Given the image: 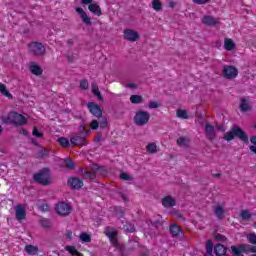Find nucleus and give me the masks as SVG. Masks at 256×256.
<instances>
[{
    "instance_id": "1",
    "label": "nucleus",
    "mask_w": 256,
    "mask_h": 256,
    "mask_svg": "<svg viewBox=\"0 0 256 256\" xmlns=\"http://www.w3.org/2000/svg\"><path fill=\"white\" fill-rule=\"evenodd\" d=\"M235 137L240 139V141H243V143H249V136L239 126H234L229 132H226L224 135V140L233 141Z\"/></svg>"
},
{
    "instance_id": "2",
    "label": "nucleus",
    "mask_w": 256,
    "mask_h": 256,
    "mask_svg": "<svg viewBox=\"0 0 256 256\" xmlns=\"http://www.w3.org/2000/svg\"><path fill=\"white\" fill-rule=\"evenodd\" d=\"M3 123L6 125H14L15 127H21L27 125V118L23 114L17 112H10L7 118L3 119Z\"/></svg>"
},
{
    "instance_id": "3",
    "label": "nucleus",
    "mask_w": 256,
    "mask_h": 256,
    "mask_svg": "<svg viewBox=\"0 0 256 256\" xmlns=\"http://www.w3.org/2000/svg\"><path fill=\"white\" fill-rule=\"evenodd\" d=\"M33 179L38 185H43L44 187L51 185L49 168H43L38 173L34 174Z\"/></svg>"
},
{
    "instance_id": "4",
    "label": "nucleus",
    "mask_w": 256,
    "mask_h": 256,
    "mask_svg": "<svg viewBox=\"0 0 256 256\" xmlns=\"http://www.w3.org/2000/svg\"><path fill=\"white\" fill-rule=\"evenodd\" d=\"M28 51L31 53V55H35L36 57H43L47 49L43 43L33 41L28 44Z\"/></svg>"
},
{
    "instance_id": "5",
    "label": "nucleus",
    "mask_w": 256,
    "mask_h": 256,
    "mask_svg": "<svg viewBox=\"0 0 256 256\" xmlns=\"http://www.w3.org/2000/svg\"><path fill=\"white\" fill-rule=\"evenodd\" d=\"M149 119H151V114H149V112L139 110L134 116V123L138 127H143L149 123Z\"/></svg>"
},
{
    "instance_id": "6",
    "label": "nucleus",
    "mask_w": 256,
    "mask_h": 256,
    "mask_svg": "<svg viewBox=\"0 0 256 256\" xmlns=\"http://www.w3.org/2000/svg\"><path fill=\"white\" fill-rule=\"evenodd\" d=\"M97 173H102V175H105L107 170L101 166H98L95 170L84 169L82 170V177L83 179H89V181H95V179H97Z\"/></svg>"
},
{
    "instance_id": "7",
    "label": "nucleus",
    "mask_w": 256,
    "mask_h": 256,
    "mask_svg": "<svg viewBox=\"0 0 256 256\" xmlns=\"http://www.w3.org/2000/svg\"><path fill=\"white\" fill-rule=\"evenodd\" d=\"M222 75L224 79H237V76L239 75V70L235 66L225 65L222 70Z\"/></svg>"
},
{
    "instance_id": "8",
    "label": "nucleus",
    "mask_w": 256,
    "mask_h": 256,
    "mask_svg": "<svg viewBox=\"0 0 256 256\" xmlns=\"http://www.w3.org/2000/svg\"><path fill=\"white\" fill-rule=\"evenodd\" d=\"M70 143L72 147H85L89 145L87 137L82 136L81 134H72L70 137Z\"/></svg>"
},
{
    "instance_id": "9",
    "label": "nucleus",
    "mask_w": 256,
    "mask_h": 256,
    "mask_svg": "<svg viewBox=\"0 0 256 256\" xmlns=\"http://www.w3.org/2000/svg\"><path fill=\"white\" fill-rule=\"evenodd\" d=\"M104 235H106V237H108L111 245H113V247H115V249H118L119 240L117 239V235H119V232H117V230L111 231L110 227H106L104 230Z\"/></svg>"
},
{
    "instance_id": "10",
    "label": "nucleus",
    "mask_w": 256,
    "mask_h": 256,
    "mask_svg": "<svg viewBox=\"0 0 256 256\" xmlns=\"http://www.w3.org/2000/svg\"><path fill=\"white\" fill-rule=\"evenodd\" d=\"M72 209L73 208H71V205L65 202H59L55 206V211L58 213V215H61L62 217H67V215H71Z\"/></svg>"
},
{
    "instance_id": "11",
    "label": "nucleus",
    "mask_w": 256,
    "mask_h": 256,
    "mask_svg": "<svg viewBox=\"0 0 256 256\" xmlns=\"http://www.w3.org/2000/svg\"><path fill=\"white\" fill-rule=\"evenodd\" d=\"M87 107L91 115H93L94 117L99 118L103 116V110L101 109V106H99V104L95 102H88Z\"/></svg>"
},
{
    "instance_id": "12",
    "label": "nucleus",
    "mask_w": 256,
    "mask_h": 256,
    "mask_svg": "<svg viewBox=\"0 0 256 256\" xmlns=\"http://www.w3.org/2000/svg\"><path fill=\"white\" fill-rule=\"evenodd\" d=\"M124 39L126 41H130V43H135L137 39H139V32L133 30V29H126L124 30Z\"/></svg>"
},
{
    "instance_id": "13",
    "label": "nucleus",
    "mask_w": 256,
    "mask_h": 256,
    "mask_svg": "<svg viewBox=\"0 0 256 256\" xmlns=\"http://www.w3.org/2000/svg\"><path fill=\"white\" fill-rule=\"evenodd\" d=\"M202 23L203 25H207V27H215V25H219V18L206 15L202 18Z\"/></svg>"
},
{
    "instance_id": "14",
    "label": "nucleus",
    "mask_w": 256,
    "mask_h": 256,
    "mask_svg": "<svg viewBox=\"0 0 256 256\" xmlns=\"http://www.w3.org/2000/svg\"><path fill=\"white\" fill-rule=\"evenodd\" d=\"M68 185L71 187V189H81V187H83V180L77 177H72L68 179Z\"/></svg>"
},
{
    "instance_id": "15",
    "label": "nucleus",
    "mask_w": 256,
    "mask_h": 256,
    "mask_svg": "<svg viewBox=\"0 0 256 256\" xmlns=\"http://www.w3.org/2000/svg\"><path fill=\"white\" fill-rule=\"evenodd\" d=\"M88 10L93 15H97V17H101V15H103V11L101 10V6H99V4H97V3L92 2L90 5H88Z\"/></svg>"
},
{
    "instance_id": "16",
    "label": "nucleus",
    "mask_w": 256,
    "mask_h": 256,
    "mask_svg": "<svg viewBox=\"0 0 256 256\" xmlns=\"http://www.w3.org/2000/svg\"><path fill=\"white\" fill-rule=\"evenodd\" d=\"M205 133L207 139H209L210 141H213V139H215V127L211 125V123H206Z\"/></svg>"
},
{
    "instance_id": "17",
    "label": "nucleus",
    "mask_w": 256,
    "mask_h": 256,
    "mask_svg": "<svg viewBox=\"0 0 256 256\" xmlns=\"http://www.w3.org/2000/svg\"><path fill=\"white\" fill-rule=\"evenodd\" d=\"M162 205L166 209H169V207H175V205H177V202L175 201V198H173L172 196H165L162 199Z\"/></svg>"
},
{
    "instance_id": "18",
    "label": "nucleus",
    "mask_w": 256,
    "mask_h": 256,
    "mask_svg": "<svg viewBox=\"0 0 256 256\" xmlns=\"http://www.w3.org/2000/svg\"><path fill=\"white\" fill-rule=\"evenodd\" d=\"M214 214L216 215L217 219H224L225 218V208H223V205L218 204L216 206H213Z\"/></svg>"
},
{
    "instance_id": "19",
    "label": "nucleus",
    "mask_w": 256,
    "mask_h": 256,
    "mask_svg": "<svg viewBox=\"0 0 256 256\" xmlns=\"http://www.w3.org/2000/svg\"><path fill=\"white\" fill-rule=\"evenodd\" d=\"M76 12H78L83 23H85V25H91V23H92L91 18H89V16H87V13L85 12V10H83V8L77 7Z\"/></svg>"
},
{
    "instance_id": "20",
    "label": "nucleus",
    "mask_w": 256,
    "mask_h": 256,
    "mask_svg": "<svg viewBox=\"0 0 256 256\" xmlns=\"http://www.w3.org/2000/svg\"><path fill=\"white\" fill-rule=\"evenodd\" d=\"M169 231H170L172 237H179V235H183V230L176 223L170 225Z\"/></svg>"
},
{
    "instance_id": "21",
    "label": "nucleus",
    "mask_w": 256,
    "mask_h": 256,
    "mask_svg": "<svg viewBox=\"0 0 256 256\" xmlns=\"http://www.w3.org/2000/svg\"><path fill=\"white\" fill-rule=\"evenodd\" d=\"M25 217H27V210H25V208H23V206L18 205L16 207V219L18 221H23V219H25Z\"/></svg>"
},
{
    "instance_id": "22",
    "label": "nucleus",
    "mask_w": 256,
    "mask_h": 256,
    "mask_svg": "<svg viewBox=\"0 0 256 256\" xmlns=\"http://www.w3.org/2000/svg\"><path fill=\"white\" fill-rule=\"evenodd\" d=\"M214 253L216 256H225L227 255V247L223 244H216L214 246Z\"/></svg>"
},
{
    "instance_id": "23",
    "label": "nucleus",
    "mask_w": 256,
    "mask_h": 256,
    "mask_svg": "<svg viewBox=\"0 0 256 256\" xmlns=\"http://www.w3.org/2000/svg\"><path fill=\"white\" fill-rule=\"evenodd\" d=\"M230 249L232 251L233 256H245L243 254V253H245V249H244L243 244H241L239 246H231Z\"/></svg>"
},
{
    "instance_id": "24",
    "label": "nucleus",
    "mask_w": 256,
    "mask_h": 256,
    "mask_svg": "<svg viewBox=\"0 0 256 256\" xmlns=\"http://www.w3.org/2000/svg\"><path fill=\"white\" fill-rule=\"evenodd\" d=\"M224 49L226 51H233L235 49V42L231 38L224 39Z\"/></svg>"
},
{
    "instance_id": "25",
    "label": "nucleus",
    "mask_w": 256,
    "mask_h": 256,
    "mask_svg": "<svg viewBox=\"0 0 256 256\" xmlns=\"http://www.w3.org/2000/svg\"><path fill=\"white\" fill-rule=\"evenodd\" d=\"M30 72L32 75L39 77V75H43V68H41V66L38 64L30 65Z\"/></svg>"
},
{
    "instance_id": "26",
    "label": "nucleus",
    "mask_w": 256,
    "mask_h": 256,
    "mask_svg": "<svg viewBox=\"0 0 256 256\" xmlns=\"http://www.w3.org/2000/svg\"><path fill=\"white\" fill-rule=\"evenodd\" d=\"M239 107L242 113H247V111H251V106L249 105V102L245 98L241 99V103Z\"/></svg>"
},
{
    "instance_id": "27",
    "label": "nucleus",
    "mask_w": 256,
    "mask_h": 256,
    "mask_svg": "<svg viewBox=\"0 0 256 256\" xmlns=\"http://www.w3.org/2000/svg\"><path fill=\"white\" fill-rule=\"evenodd\" d=\"M25 251L28 255H37V253H39V248L34 245H26Z\"/></svg>"
},
{
    "instance_id": "28",
    "label": "nucleus",
    "mask_w": 256,
    "mask_h": 256,
    "mask_svg": "<svg viewBox=\"0 0 256 256\" xmlns=\"http://www.w3.org/2000/svg\"><path fill=\"white\" fill-rule=\"evenodd\" d=\"M65 251H68L70 255L85 256L83 253L79 252L75 246H65Z\"/></svg>"
},
{
    "instance_id": "29",
    "label": "nucleus",
    "mask_w": 256,
    "mask_h": 256,
    "mask_svg": "<svg viewBox=\"0 0 256 256\" xmlns=\"http://www.w3.org/2000/svg\"><path fill=\"white\" fill-rule=\"evenodd\" d=\"M58 143L63 149H69V147H71V142L65 137L58 138Z\"/></svg>"
},
{
    "instance_id": "30",
    "label": "nucleus",
    "mask_w": 256,
    "mask_h": 256,
    "mask_svg": "<svg viewBox=\"0 0 256 256\" xmlns=\"http://www.w3.org/2000/svg\"><path fill=\"white\" fill-rule=\"evenodd\" d=\"M0 93L4 95V97H8V99H13V95L9 93L7 86L3 83H0Z\"/></svg>"
},
{
    "instance_id": "31",
    "label": "nucleus",
    "mask_w": 256,
    "mask_h": 256,
    "mask_svg": "<svg viewBox=\"0 0 256 256\" xmlns=\"http://www.w3.org/2000/svg\"><path fill=\"white\" fill-rule=\"evenodd\" d=\"M37 159H45L46 157H49V149L42 148L37 151L36 153Z\"/></svg>"
},
{
    "instance_id": "32",
    "label": "nucleus",
    "mask_w": 256,
    "mask_h": 256,
    "mask_svg": "<svg viewBox=\"0 0 256 256\" xmlns=\"http://www.w3.org/2000/svg\"><path fill=\"white\" fill-rule=\"evenodd\" d=\"M92 93L99 99V101H103V95H101L99 86H97V84H95V83L92 84Z\"/></svg>"
},
{
    "instance_id": "33",
    "label": "nucleus",
    "mask_w": 256,
    "mask_h": 256,
    "mask_svg": "<svg viewBox=\"0 0 256 256\" xmlns=\"http://www.w3.org/2000/svg\"><path fill=\"white\" fill-rule=\"evenodd\" d=\"M130 102L133 103L134 105H139V104L143 103V96L132 95V96H130Z\"/></svg>"
},
{
    "instance_id": "34",
    "label": "nucleus",
    "mask_w": 256,
    "mask_h": 256,
    "mask_svg": "<svg viewBox=\"0 0 256 256\" xmlns=\"http://www.w3.org/2000/svg\"><path fill=\"white\" fill-rule=\"evenodd\" d=\"M152 9L154 11H161L163 9V2L161 0H152Z\"/></svg>"
},
{
    "instance_id": "35",
    "label": "nucleus",
    "mask_w": 256,
    "mask_h": 256,
    "mask_svg": "<svg viewBox=\"0 0 256 256\" xmlns=\"http://www.w3.org/2000/svg\"><path fill=\"white\" fill-rule=\"evenodd\" d=\"M146 150L148 151V153H151V155H155V153L157 152V144H155V142L148 143V145L146 146Z\"/></svg>"
},
{
    "instance_id": "36",
    "label": "nucleus",
    "mask_w": 256,
    "mask_h": 256,
    "mask_svg": "<svg viewBox=\"0 0 256 256\" xmlns=\"http://www.w3.org/2000/svg\"><path fill=\"white\" fill-rule=\"evenodd\" d=\"M251 213L249 212V210H242L240 212V218L243 219V221H251Z\"/></svg>"
},
{
    "instance_id": "37",
    "label": "nucleus",
    "mask_w": 256,
    "mask_h": 256,
    "mask_svg": "<svg viewBox=\"0 0 256 256\" xmlns=\"http://www.w3.org/2000/svg\"><path fill=\"white\" fill-rule=\"evenodd\" d=\"M64 164H65L66 169H69V171L75 170L76 165H75V162H73V160L64 159Z\"/></svg>"
},
{
    "instance_id": "38",
    "label": "nucleus",
    "mask_w": 256,
    "mask_h": 256,
    "mask_svg": "<svg viewBox=\"0 0 256 256\" xmlns=\"http://www.w3.org/2000/svg\"><path fill=\"white\" fill-rule=\"evenodd\" d=\"M176 115L179 119H189V115L187 114V110L178 109Z\"/></svg>"
},
{
    "instance_id": "39",
    "label": "nucleus",
    "mask_w": 256,
    "mask_h": 256,
    "mask_svg": "<svg viewBox=\"0 0 256 256\" xmlns=\"http://www.w3.org/2000/svg\"><path fill=\"white\" fill-rule=\"evenodd\" d=\"M80 240L82 243H91V235L83 232L80 234Z\"/></svg>"
},
{
    "instance_id": "40",
    "label": "nucleus",
    "mask_w": 256,
    "mask_h": 256,
    "mask_svg": "<svg viewBox=\"0 0 256 256\" xmlns=\"http://www.w3.org/2000/svg\"><path fill=\"white\" fill-rule=\"evenodd\" d=\"M244 247V253H256V246L242 244Z\"/></svg>"
},
{
    "instance_id": "41",
    "label": "nucleus",
    "mask_w": 256,
    "mask_h": 256,
    "mask_svg": "<svg viewBox=\"0 0 256 256\" xmlns=\"http://www.w3.org/2000/svg\"><path fill=\"white\" fill-rule=\"evenodd\" d=\"M41 225L44 229H51L53 227V224L51 223V221L46 218L41 220Z\"/></svg>"
},
{
    "instance_id": "42",
    "label": "nucleus",
    "mask_w": 256,
    "mask_h": 256,
    "mask_svg": "<svg viewBox=\"0 0 256 256\" xmlns=\"http://www.w3.org/2000/svg\"><path fill=\"white\" fill-rule=\"evenodd\" d=\"M32 135L34 137H37L38 139H41V137L45 136V134L43 132H39V128L37 126H34L33 131H32Z\"/></svg>"
},
{
    "instance_id": "43",
    "label": "nucleus",
    "mask_w": 256,
    "mask_h": 256,
    "mask_svg": "<svg viewBox=\"0 0 256 256\" xmlns=\"http://www.w3.org/2000/svg\"><path fill=\"white\" fill-rule=\"evenodd\" d=\"M214 239L215 241H220L221 243H225V241H227L226 236L221 233L214 234Z\"/></svg>"
},
{
    "instance_id": "44",
    "label": "nucleus",
    "mask_w": 256,
    "mask_h": 256,
    "mask_svg": "<svg viewBox=\"0 0 256 256\" xmlns=\"http://www.w3.org/2000/svg\"><path fill=\"white\" fill-rule=\"evenodd\" d=\"M247 239L251 245H256V234L255 233H250L247 235Z\"/></svg>"
},
{
    "instance_id": "45",
    "label": "nucleus",
    "mask_w": 256,
    "mask_h": 256,
    "mask_svg": "<svg viewBox=\"0 0 256 256\" xmlns=\"http://www.w3.org/2000/svg\"><path fill=\"white\" fill-rule=\"evenodd\" d=\"M80 89H83L84 91H87L89 89V82L87 79H83L80 81Z\"/></svg>"
},
{
    "instance_id": "46",
    "label": "nucleus",
    "mask_w": 256,
    "mask_h": 256,
    "mask_svg": "<svg viewBox=\"0 0 256 256\" xmlns=\"http://www.w3.org/2000/svg\"><path fill=\"white\" fill-rule=\"evenodd\" d=\"M206 253H213V241L211 240L206 242Z\"/></svg>"
},
{
    "instance_id": "47",
    "label": "nucleus",
    "mask_w": 256,
    "mask_h": 256,
    "mask_svg": "<svg viewBox=\"0 0 256 256\" xmlns=\"http://www.w3.org/2000/svg\"><path fill=\"white\" fill-rule=\"evenodd\" d=\"M124 229L125 231H127V233H135V226H133L132 224H125Z\"/></svg>"
},
{
    "instance_id": "48",
    "label": "nucleus",
    "mask_w": 256,
    "mask_h": 256,
    "mask_svg": "<svg viewBox=\"0 0 256 256\" xmlns=\"http://www.w3.org/2000/svg\"><path fill=\"white\" fill-rule=\"evenodd\" d=\"M120 179H123V181H133V178L125 172L120 174Z\"/></svg>"
},
{
    "instance_id": "49",
    "label": "nucleus",
    "mask_w": 256,
    "mask_h": 256,
    "mask_svg": "<svg viewBox=\"0 0 256 256\" xmlns=\"http://www.w3.org/2000/svg\"><path fill=\"white\" fill-rule=\"evenodd\" d=\"M40 211H42L43 213H47L49 212V204L47 203H43L39 206Z\"/></svg>"
},
{
    "instance_id": "50",
    "label": "nucleus",
    "mask_w": 256,
    "mask_h": 256,
    "mask_svg": "<svg viewBox=\"0 0 256 256\" xmlns=\"http://www.w3.org/2000/svg\"><path fill=\"white\" fill-rule=\"evenodd\" d=\"M90 127L93 131L99 129V122L97 120H92L90 123Z\"/></svg>"
},
{
    "instance_id": "51",
    "label": "nucleus",
    "mask_w": 256,
    "mask_h": 256,
    "mask_svg": "<svg viewBox=\"0 0 256 256\" xmlns=\"http://www.w3.org/2000/svg\"><path fill=\"white\" fill-rule=\"evenodd\" d=\"M149 109H157L159 108V102L157 101H150L148 104Z\"/></svg>"
},
{
    "instance_id": "52",
    "label": "nucleus",
    "mask_w": 256,
    "mask_h": 256,
    "mask_svg": "<svg viewBox=\"0 0 256 256\" xmlns=\"http://www.w3.org/2000/svg\"><path fill=\"white\" fill-rule=\"evenodd\" d=\"M195 5H207V3H210L211 0H192Z\"/></svg>"
},
{
    "instance_id": "53",
    "label": "nucleus",
    "mask_w": 256,
    "mask_h": 256,
    "mask_svg": "<svg viewBox=\"0 0 256 256\" xmlns=\"http://www.w3.org/2000/svg\"><path fill=\"white\" fill-rule=\"evenodd\" d=\"M98 125L100 126L101 129H107V125H108L107 119L101 120V121L98 123Z\"/></svg>"
},
{
    "instance_id": "54",
    "label": "nucleus",
    "mask_w": 256,
    "mask_h": 256,
    "mask_svg": "<svg viewBox=\"0 0 256 256\" xmlns=\"http://www.w3.org/2000/svg\"><path fill=\"white\" fill-rule=\"evenodd\" d=\"M101 141H103V135L97 134L96 137L94 138V143H101Z\"/></svg>"
},
{
    "instance_id": "55",
    "label": "nucleus",
    "mask_w": 256,
    "mask_h": 256,
    "mask_svg": "<svg viewBox=\"0 0 256 256\" xmlns=\"http://www.w3.org/2000/svg\"><path fill=\"white\" fill-rule=\"evenodd\" d=\"M250 143H252L251 147H256V135H254L250 138Z\"/></svg>"
},
{
    "instance_id": "56",
    "label": "nucleus",
    "mask_w": 256,
    "mask_h": 256,
    "mask_svg": "<svg viewBox=\"0 0 256 256\" xmlns=\"http://www.w3.org/2000/svg\"><path fill=\"white\" fill-rule=\"evenodd\" d=\"M20 133L25 135V137H29V131L25 130L24 128L20 129Z\"/></svg>"
},
{
    "instance_id": "57",
    "label": "nucleus",
    "mask_w": 256,
    "mask_h": 256,
    "mask_svg": "<svg viewBox=\"0 0 256 256\" xmlns=\"http://www.w3.org/2000/svg\"><path fill=\"white\" fill-rule=\"evenodd\" d=\"M185 143V139L183 137H180L177 139V145H183Z\"/></svg>"
},
{
    "instance_id": "58",
    "label": "nucleus",
    "mask_w": 256,
    "mask_h": 256,
    "mask_svg": "<svg viewBox=\"0 0 256 256\" xmlns=\"http://www.w3.org/2000/svg\"><path fill=\"white\" fill-rule=\"evenodd\" d=\"M168 6L171 8V9H175V7H177V3L176 2H173V1H170L168 3Z\"/></svg>"
},
{
    "instance_id": "59",
    "label": "nucleus",
    "mask_w": 256,
    "mask_h": 256,
    "mask_svg": "<svg viewBox=\"0 0 256 256\" xmlns=\"http://www.w3.org/2000/svg\"><path fill=\"white\" fill-rule=\"evenodd\" d=\"M83 5H91L93 3V0H81Z\"/></svg>"
},
{
    "instance_id": "60",
    "label": "nucleus",
    "mask_w": 256,
    "mask_h": 256,
    "mask_svg": "<svg viewBox=\"0 0 256 256\" xmlns=\"http://www.w3.org/2000/svg\"><path fill=\"white\" fill-rule=\"evenodd\" d=\"M249 149L251 153H254V155H256V146H250Z\"/></svg>"
},
{
    "instance_id": "61",
    "label": "nucleus",
    "mask_w": 256,
    "mask_h": 256,
    "mask_svg": "<svg viewBox=\"0 0 256 256\" xmlns=\"http://www.w3.org/2000/svg\"><path fill=\"white\" fill-rule=\"evenodd\" d=\"M67 239H71L73 237V232L69 231L66 234Z\"/></svg>"
},
{
    "instance_id": "62",
    "label": "nucleus",
    "mask_w": 256,
    "mask_h": 256,
    "mask_svg": "<svg viewBox=\"0 0 256 256\" xmlns=\"http://www.w3.org/2000/svg\"><path fill=\"white\" fill-rule=\"evenodd\" d=\"M85 130H86L85 126L81 125V126L79 127L80 133H85Z\"/></svg>"
},
{
    "instance_id": "63",
    "label": "nucleus",
    "mask_w": 256,
    "mask_h": 256,
    "mask_svg": "<svg viewBox=\"0 0 256 256\" xmlns=\"http://www.w3.org/2000/svg\"><path fill=\"white\" fill-rule=\"evenodd\" d=\"M128 87H130L131 89H135L136 85L134 83H129Z\"/></svg>"
},
{
    "instance_id": "64",
    "label": "nucleus",
    "mask_w": 256,
    "mask_h": 256,
    "mask_svg": "<svg viewBox=\"0 0 256 256\" xmlns=\"http://www.w3.org/2000/svg\"><path fill=\"white\" fill-rule=\"evenodd\" d=\"M84 133H85V135H91V130L86 129V130L84 131Z\"/></svg>"
}]
</instances>
